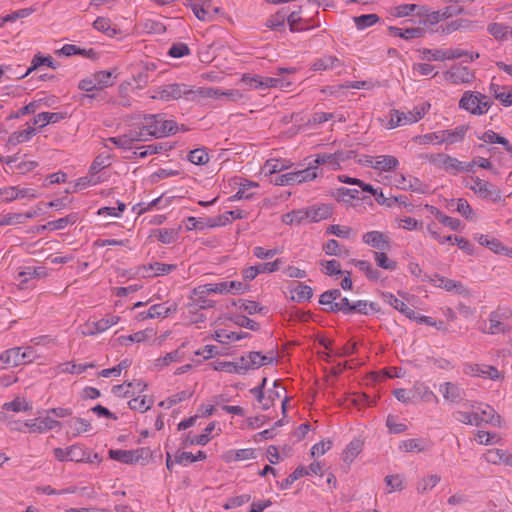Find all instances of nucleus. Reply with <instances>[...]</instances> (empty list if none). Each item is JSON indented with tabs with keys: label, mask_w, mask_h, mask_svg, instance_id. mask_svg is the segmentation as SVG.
Wrapping results in <instances>:
<instances>
[{
	"label": "nucleus",
	"mask_w": 512,
	"mask_h": 512,
	"mask_svg": "<svg viewBox=\"0 0 512 512\" xmlns=\"http://www.w3.org/2000/svg\"><path fill=\"white\" fill-rule=\"evenodd\" d=\"M491 104L492 102L486 95L473 91H465L459 101V107L473 115L485 114L491 107Z\"/></svg>",
	"instance_id": "f257e3e1"
},
{
	"label": "nucleus",
	"mask_w": 512,
	"mask_h": 512,
	"mask_svg": "<svg viewBox=\"0 0 512 512\" xmlns=\"http://www.w3.org/2000/svg\"><path fill=\"white\" fill-rule=\"evenodd\" d=\"M158 115L146 117V126L148 136L160 137L164 134H174L178 130L177 123L173 120H158Z\"/></svg>",
	"instance_id": "f03ea898"
},
{
	"label": "nucleus",
	"mask_w": 512,
	"mask_h": 512,
	"mask_svg": "<svg viewBox=\"0 0 512 512\" xmlns=\"http://www.w3.org/2000/svg\"><path fill=\"white\" fill-rule=\"evenodd\" d=\"M509 318H512V310L498 308L490 314L489 327L485 332L492 335L510 333L512 327L505 323Z\"/></svg>",
	"instance_id": "7ed1b4c3"
},
{
	"label": "nucleus",
	"mask_w": 512,
	"mask_h": 512,
	"mask_svg": "<svg viewBox=\"0 0 512 512\" xmlns=\"http://www.w3.org/2000/svg\"><path fill=\"white\" fill-rule=\"evenodd\" d=\"M194 94V90L190 89L185 84H168L160 87L156 94L152 96L153 99H160L164 101L178 100L182 97L190 99V96Z\"/></svg>",
	"instance_id": "20e7f679"
},
{
	"label": "nucleus",
	"mask_w": 512,
	"mask_h": 512,
	"mask_svg": "<svg viewBox=\"0 0 512 512\" xmlns=\"http://www.w3.org/2000/svg\"><path fill=\"white\" fill-rule=\"evenodd\" d=\"M472 182L473 183L469 185V188L479 194L480 197L490 199L493 202L501 200V190L496 186L487 181H483L480 178H472Z\"/></svg>",
	"instance_id": "39448f33"
},
{
	"label": "nucleus",
	"mask_w": 512,
	"mask_h": 512,
	"mask_svg": "<svg viewBox=\"0 0 512 512\" xmlns=\"http://www.w3.org/2000/svg\"><path fill=\"white\" fill-rule=\"evenodd\" d=\"M444 78L455 85L471 83L475 79L474 73L465 66L452 67L444 73Z\"/></svg>",
	"instance_id": "423d86ee"
},
{
	"label": "nucleus",
	"mask_w": 512,
	"mask_h": 512,
	"mask_svg": "<svg viewBox=\"0 0 512 512\" xmlns=\"http://www.w3.org/2000/svg\"><path fill=\"white\" fill-rule=\"evenodd\" d=\"M443 399L448 403H459L465 398V390L453 382H445L440 385Z\"/></svg>",
	"instance_id": "0eeeda50"
},
{
	"label": "nucleus",
	"mask_w": 512,
	"mask_h": 512,
	"mask_svg": "<svg viewBox=\"0 0 512 512\" xmlns=\"http://www.w3.org/2000/svg\"><path fill=\"white\" fill-rule=\"evenodd\" d=\"M362 240L365 244L379 250L386 251L391 248L388 237L379 231H370L363 235Z\"/></svg>",
	"instance_id": "6e6552de"
},
{
	"label": "nucleus",
	"mask_w": 512,
	"mask_h": 512,
	"mask_svg": "<svg viewBox=\"0 0 512 512\" xmlns=\"http://www.w3.org/2000/svg\"><path fill=\"white\" fill-rule=\"evenodd\" d=\"M307 221L319 222L321 220L328 219L333 214V208L329 204L314 205L305 208Z\"/></svg>",
	"instance_id": "1a4fd4ad"
},
{
	"label": "nucleus",
	"mask_w": 512,
	"mask_h": 512,
	"mask_svg": "<svg viewBox=\"0 0 512 512\" xmlns=\"http://www.w3.org/2000/svg\"><path fill=\"white\" fill-rule=\"evenodd\" d=\"M430 108L429 103H423L420 106H416L413 108V110L405 113L402 112V115H400V119L402 122V125H409L418 122L420 119H422L426 113L428 112Z\"/></svg>",
	"instance_id": "9d476101"
},
{
	"label": "nucleus",
	"mask_w": 512,
	"mask_h": 512,
	"mask_svg": "<svg viewBox=\"0 0 512 512\" xmlns=\"http://www.w3.org/2000/svg\"><path fill=\"white\" fill-rule=\"evenodd\" d=\"M485 459L492 464H504L512 467V454L506 450L498 448L490 449L485 454Z\"/></svg>",
	"instance_id": "9b49d317"
},
{
	"label": "nucleus",
	"mask_w": 512,
	"mask_h": 512,
	"mask_svg": "<svg viewBox=\"0 0 512 512\" xmlns=\"http://www.w3.org/2000/svg\"><path fill=\"white\" fill-rule=\"evenodd\" d=\"M120 320V317L117 315H107L105 318H102L92 324L88 325L89 330L85 332V335H94L96 333H101L117 324Z\"/></svg>",
	"instance_id": "f8f14e48"
},
{
	"label": "nucleus",
	"mask_w": 512,
	"mask_h": 512,
	"mask_svg": "<svg viewBox=\"0 0 512 512\" xmlns=\"http://www.w3.org/2000/svg\"><path fill=\"white\" fill-rule=\"evenodd\" d=\"M60 425H61V423L58 420H54L50 417H45V418L39 420V422H37V420H35V421L24 423V426L28 427L30 432H38V433H42L47 430H52Z\"/></svg>",
	"instance_id": "ddd939ff"
},
{
	"label": "nucleus",
	"mask_w": 512,
	"mask_h": 512,
	"mask_svg": "<svg viewBox=\"0 0 512 512\" xmlns=\"http://www.w3.org/2000/svg\"><path fill=\"white\" fill-rule=\"evenodd\" d=\"M468 129V125H460L453 130H442L443 143L452 145L463 141Z\"/></svg>",
	"instance_id": "4468645a"
},
{
	"label": "nucleus",
	"mask_w": 512,
	"mask_h": 512,
	"mask_svg": "<svg viewBox=\"0 0 512 512\" xmlns=\"http://www.w3.org/2000/svg\"><path fill=\"white\" fill-rule=\"evenodd\" d=\"M284 390L285 388L280 385L279 381H274L273 389H268L264 395L261 408L263 410H268L270 407H272L275 401L282 397Z\"/></svg>",
	"instance_id": "2eb2a0df"
},
{
	"label": "nucleus",
	"mask_w": 512,
	"mask_h": 512,
	"mask_svg": "<svg viewBox=\"0 0 512 512\" xmlns=\"http://www.w3.org/2000/svg\"><path fill=\"white\" fill-rule=\"evenodd\" d=\"M255 457H256L255 449H253V448L230 450V451H227L223 455V459L228 463L236 462V461L250 460V459H254Z\"/></svg>",
	"instance_id": "dca6fc26"
},
{
	"label": "nucleus",
	"mask_w": 512,
	"mask_h": 512,
	"mask_svg": "<svg viewBox=\"0 0 512 512\" xmlns=\"http://www.w3.org/2000/svg\"><path fill=\"white\" fill-rule=\"evenodd\" d=\"M21 350L20 347H14L0 353V361L10 367L22 365Z\"/></svg>",
	"instance_id": "f3484780"
},
{
	"label": "nucleus",
	"mask_w": 512,
	"mask_h": 512,
	"mask_svg": "<svg viewBox=\"0 0 512 512\" xmlns=\"http://www.w3.org/2000/svg\"><path fill=\"white\" fill-rule=\"evenodd\" d=\"M350 158L349 155H344L343 152L337 151L335 153H321L317 154L314 159L313 166H316L318 168L319 165L325 164V163H333V164H339L340 161H344L346 159Z\"/></svg>",
	"instance_id": "a211bd4d"
},
{
	"label": "nucleus",
	"mask_w": 512,
	"mask_h": 512,
	"mask_svg": "<svg viewBox=\"0 0 512 512\" xmlns=\"http://www.w3.org/2000/svg\"><path fill=\"white\" fill-rule=\"evenodd\" d=\"M157 238L163 244H170L177 240L178 232L175 229H154L148 239Z\"/></svg>",
	"instance_id": "6ab92c4d"
},
{
	"label": "nucleus",
	"mask_w": 512,
	"mask_h": 512,
	"mask_svg": "<svg viewBox=\"0 0 512 512\" xmlns=\"http://www.w3.org/2000/svg\"><path fill=\"white\" fill-rule=\"evenodd\" d=\"M470 370L475 376L490 378L492 380L500 378V373L497 368L491 365L473 364L470 366Z\"/></svg>",
	"instance_id": "aec40b11"
},
{
	"label": "nucleus",
	"mask_w": 512,
	"mask_h": 512,
	"mask_svg": "<svg viewBox=\"0 0 512 512\" xmlns=\"http://www.w3.org/2000/svg\"><path fill=\"white\" fill-rule=\"evenodd\" d=\"M487 30L496 40L499 41L508 40L509 36L512 37V27L500 23L489 24Z\"/></svg>",
	"instance_id": "412c9836"
},
{
	"label": "nucleus",
	"mask_w": 512,
	"mask_h": 512,
	"mask_svg": "<svg viewBox=\"0 0 512 512\" xmlns=\"http://www.w3.org/2000/svg\"><path fill=\"white\" fill-rule=\"evenodd\" d=\"M62 119H64V115L61 113L42 112L33 118V124L39 125L40 128H43L50 123H57Z\"/></svg>",
	"instance_id": "4be33fe9"
},
{
	"label": "nucleus",
	"mask_w": 512,
	"mask_h": 512,
	"mask_svg": "<svg viewBox=\"0 0 512 512\" xmlns=\"http://www.w3.org/2000/svg\"><path fill=\"white\" fill-rule=\"evenodd\" d=\"M399 162L396 157L391 155H382L376 158L373 168L379 171H391L398 166Z\"/></svg>",
	"instance_id": "5701e85b"
},
{
	"label": "nucleus",
	"mask_w": 512,
	"mask_h": 512,
	"mask_svg": "<svg viewBox=\"0 0 512 512\" xmlns=\"http://www.w3.org/2000/svg\"><path fill=\"white\" fill-rule=\"evenodd\" d=\"M307 221L306 209L292 210L282 215V222L286 225H300Z\"/></svg>",
	"instance_id": "b1692460"
},
{
	"label": "nucleus",
	"mask_w": 512,
	"mask_h": 512,
	"mask_svg": "<svg viewBox=\"0 0 512 512\" xmlns=\"http://www.w3.org/2000/svg\"><path fill=\"white\" fill-rule=\"evenodd\" d=\"M36 134V129L33 127H28L21 131H16L12 133L8 138V145L16 146L20 143L26 142L31 139L32 136Z\"/></svg>",
	"instance_id": "393cba45"
},
{
	"label": "nucleus",
	"mask_w": 512,
	"mask_h": 512,
	"mask_svg": "<svg viewBox=\"0 0 512 512\" xmlns=\"http://www.w3.org/2000/svg\"><path fill=\"white\" fill-rule=\"evenodd\" d=\"M378 311H380V308L375 302H368L366 300H357L352 302V313L369 315L371 312Z\"/></svg>",
	"instance_id": "a878e982"
},
{
	"label": "nucleus",
	"mask_w": 512,
	"mask_h": 512,
	"mask_svg": "<svg viewBox=\"0 0 512 512\" xmlns=\"http://www.w3.org/2000/svg\"><path fill=\"white\" fill-rule=\"evenodd\" d=\"M176 311H177L176 304H172L168 307H166L163 304H155V305H152L148 309V316H152V318H159V317L165 318Z\"/></svg>",
	"instance_id": "bb28decb"
},
{
	"label": "nucleus",
	"mask_w": 512,
	"mask_h": 512,
	"mask_svg": "<svg viewBox=\"0 0 512 512\" xmlns=\"http://www.w3.org/2000/svg\"><path fill=\"white\" fill-rule=\"evenodd\" d=\"M415 395L421 398L425 402L435 401L438 402L437 396L430 390V388L421 382H416L413 387Z\"/></svg>",
	"instance_id": "cd10ccee"
},
{
	"label": "nucleus",
	"mask_w": 512,
	"mask_h": 512,
	"mask_svg": "<svg viewBox=\"0 0 512 512\" xmlns=\"http://www.w3.org/2000/svg\"><path fill=\"white\" fill-rule=\"evenodd\" d=\"M66 454H68V461L84 462L89 458V454L86 452L83 446L79 444L68 447Z\"/></svg>",
	"instance_id": "c85d7f7f"
},
{
	"label": "nucleus",
	"mask_w": 512,
	"mask_h": 512,
	"mask_svg": "<svg viewBox=\"0 0 512 512\" xmlns=\"http://www.w3.org/2000/svg\"><path fill=\"white\" fill-rule=\"evenodd\" d=\"M442 168L446 171H470L472 164L463 165V163L456 158L446 154Z\"/></svg>",
	"instance_id": "c756f323"
},
{
	"label": "nucleus",
	"mask_w": 512,
	"mask_h": 512,
	"mask_svg": "<svg viewBox=\"0 0 512 512\" xmlns=\"http://www.w3.org/2000/svg\"><path fill=\"white\" fill-rule=\"evenodd\" d=\"M363 442L359 439L351 441L343 452V461L352 462L354 458L362 451Z\"/></svg>",
	"instance_id": "7c9ffc66"
},
{
	"label": "nucleus",
	"mask_w": 512,
	"mask_h": 512,
	"mask_svg": "<svg viewBox=\"0 0 512 512\" xmlns=\"http://www.w3.org/2000/svg\"><path fill=\"white\" fill-rule=\"evenodd\" d=\"M293 292H295L296 295L292 296V300L299 303L303 301H309L313 296V289L310 286L300 282L297 283V286Z\"/></svg>",
	"instance_id": "2f4dec72"
},
{
	"label": "nucleus",
	"mask_w": 512,
	"mask_h": 512,
	"mask_svg": "<svg viewBox=\"0 0 512 512\" xmlns=\"http://www.w3.org/2000/svg\"><path fill=\"white\" fill-rule=\"evenodd\" d=\"M187 6H189L194 15L201 21L210 20L211 17L207 18L208 11L207 8L210 7V2L208 0L203 2V5L196 3L195 0H188Z\"/></svg>",
	"instance_id": "473e14b6"
},
{
	"label": "nucleus",
	"mask_w": 512,
	"mask_h": 512,
	"mask_svg": "<svg viewBox=\"0 0 512 512\" xmlns=\"http://www.w3.org/2000/svg\"><path fill=\"white\" fill-rule=\"evenodd\" d=\"M352 262L366 274L368 279L372 281H377L380 278V272L377 269L373 268L370 262L366 260L355 259Z\"/></svg>",
	"instance_id": "72a5a7b5"
},
{
	"label": "nucleus",
	"mask_w": 512,
	"mask_h": 512,
	"mask_svg": "<svg viewBox=\"0 0 512 512\" xmlns=\"http://www.w3.org/2000/svg\"><path fill=\"white\" fill-rule=\"evenodd\" d=\"M286 21V13L281 10L277 13L271 15L269 19L266 21V27L272 30H284Z\"/></svg>",
	"instance_id": "f704fd0d"
},
{
	"label": "nucleus",
	"mask_w": 512,
	"mask_h": 512,
	"mask_svg": "<svg viewBox=\"0 0 512 512\" xmlns=\"http://www.w3.org/2000/svg\"><path fill=\"white\" fill-rule=\"evenodd\" d=\"M93 77L97 83L99 89H103L105 87H110L114 85V79L112 71H98L94 73Z\"/></svg>",
	"instance_id": "c9c22d12"
},
{
	"label": "nucleus",
	"mask_w": 512,
	"mask_h": 512,
	"mask_svg": "<svg viewBox=\"0 0 512 512\" xmlns=\"http://www.w3.org/2000/svg\"><path fill=\"white\" fill-rule=\"evenodd\" d=\"M151 333H152V330L138 331V332L128 335V336H120L118 338V342L121 345H128L133 342L140 343V342L146 340L148 337H150Z\"/></svg>",
	"instance_id": "e433bc0d"
},
{
	"label": "nucleus",
	"mask_w": 512,
	"mask_h": 512,
	"mask_svg": "<svg viewBox=\"0 0 512 512\" xmlns=\"http://www.w3.org/2000/svg\"><path fill=\"white\" fill-rule=\"evenodd\" d=\"M182 358V355L180 353L179 349H176L170 353H167L164 357H160L155 360L154 366L156 369H162L172 362H178Z\"/></svg>",
	"instance_id": "4c0bfd02"
},
{
	"label": "nucleus",
	"mask_w": 512,
	"mask_h": 512,
	"mask_svg": "<svg viewBox=\"0 0 512 512\" xmlns=\"http://www.w3.org/2000/svg\"><path fill=\"white\" fill-rule=\"evenodd\" d=\"M426 448V443L422 439H407L400 445V449L405 452H423Z\"/></svg>",
	"instance_id": "58836bf2"
},
{
	"label": "nucleus",
	"mask_w": 512,
	"mask_h": 512,
	"mask_svg": "<svg viewBox=\"0 0 512 512\" xmlns=\"http://www.w3.org/2000/svg\"><path fill=\"white\" fill-rule=\"evenodd\" d=\"M69 426L72 430L73 436H78L81 433L87 432L91 428V424L84 418H73L69 421Z\"/></svg>",
	"instance_id": "ea45409f"
},
{
	"label": "nucleus",
	"mask_w": 512,
	"mask_h": 512,
	"mask_svg": "<svg viewBox=\"0 0 512 512\" xmlns=\"http://www.w3.org/2000/svg\"><path fill=\"white\" fill-rule=\"evenodd\" d=\"M153 401L151 399H148L146 395L142 397H136L132 398L129 402V408L132 410H137L139 412H146L150 409Z\"/></svg>",
	"instance_id": "a19ab883"
},
{
	"label": "nucleus",
	"mask_w": 512,
	"mask_h": 512,
	"mask_svg": "<svg viewBox=\"0 0 512 512\" xmlns=\"http://www.w3.org/2000/svg\"><path fill=\"white\" fill-rule=\"evenodd\" d=\"M324 310L330 313L342 312L344 314H352V303L347 297H343L340 298L339 302L332 304L331 307H326Z\"/></svg>",
	"instance_id": "79ce46f5"
},
{
	"label": "nucleus",
	"mask_w": 512,
	"mask_h": 512,
	"mask_svg": "<svg viewBox=\"0 0 512 512\" xmlns=\"http://www.w3.org/2000/svg\"><path fill=\"white\" fill-rule=\"evenodd\" d=\"M191 396H192V393L187 392V391H181V392H178V393L168 397L167 399L161 401L159 403V406L169 409L172 406H174L186 399H189Z\"/></svg>",
	"instance_id": "37998d69"
},
{
	"label": "nucleus",
	"mask_w": 512,
	"mask_h": 512,
	"mask_svg": "<svg viewBox=\"0 0 512 512\" xmlns=\"http://www.w3.org/2000/svg\"><path fill=\"white\" fill-rule=\"evenodd\" d=\"M374 259L380 268L393 271L397 268V263L388 258L384 251L374 252Z\"/></svg>",
	"instance_id": "c03bdc74"
},
{
	"label": "nucleus",
	"mask_w": 512,
	"mask_h": 512,
	"mask_svg": "<svg viewBox=\"0 0 512 512\" xmlns=\"http://www.w3.org/2000/svg\"><path fill=\"white\" fill-rule=\"evenodd\" d=\"M252 187H258L257 183L246 181L245 183H242L238 189V191L229 198V200H240V199H250L253 197V193H250L249 190Z\"/></svg>",
	"instance_id": "a18cd8bd"
},
{
	"label": "nucleus",
	"mask_w": 512,
	"mask_h": 512,
	"mask_svg": "<svg viewBox=\"0 0 512 512\" xmlns=\"http://www.w3.org/2000/svg\"><path fill=\"white\" fill-rule=\"evenodd\" d=\"M109 457L124 464H134L132 450H109Z\"/></svg>",
	"instance_id": "49530a36"
},
{
	"label": "nucleus",
	"mask_w": 512,
	"mask_h": 512,
	"mask_svg": "<svg viewBox=\"0 0 512 512\" xmlns=\"http://www.w3.org/2000/svg\"><path fill=\"white\" fill-rule=\"evenodd\" d=\"M308 469L304 466H298L283 482L280 484L281 489H287L299 478L308 475Z\"/></svg>",
	"instance_id": "de8ad7c7"
},
{
	"label": "nucleus",
	"mask_w": 512,
	"mask_h": 512,
	"mask_svg": "<svg viewBox=\"0 0 512 512\" xmlns=\"http://www.w3.org/2000/svg\"><path fill=\"white\" fill-rule=\"evenodd\" d=\"M335 198L339 202L349 203L352 199H359V190L342 187L337 189Z\"/></svg>",
	"instance_id": "09e8293b"
},
{
	"label": "nucleus",
	"mask_w": 512,
	"mask_h": 512,
	"mask_svg": "<svg viewBox=\"0 0 512 512\" xmlns=\"http://www.w3.org/2000/svg\"><path fill=\"white\" fill-rule=\"evenodd\" d=\"M379 21L377 14H365L358 17H354L355 25L358 29H365L376 24Z\"/></svg>",
	"instance_id": "8fccbe9b"
},
{
	"label": "nucleus",
	"mask_w": 512,
	"mask_h": 512,
	"mask_svg": "<svg viewBox=\"0 0 512 512\" xmlns=\"http://www.w3.org/2000/svg\"><path fill=\"white\" fill-rule=\"evenodd\" d=\"M290 82H285L283 79L278 77H263V81H260L259 84H255L254 88H270V87H288L290 86Z\"/></svg>",
	"instance_id": "3c124183"
},
{
	"label": "nucleus",
	"mask_w": 512,
	"mask_h": 512,
	"mask_svg": "<svg viewBox=\"0 0 512 512\" xmlns=\"http://www.w3.org/2000/svg\"><path fill=\"white\" fill-rule=\"evenodd\" d=\"M93 363L90 364H75L73 362H66L61 364V371L64 373L80 374L86 371L88 368H94Z\"/></svg>",
	"instance_id": "603ef678"
},
{
	"label": "nucleus",
	"mask_w": 512,
	"mask_h": 512,
	"mask_svg": "<svg viewBox=\"0 0 512 512\" xmlns=\"http://www.w3.org/2000/svg\"><path fill=\"white\" fill-rule=\"evenodd\" d=\"M188 160L196 165H204L209 161V155L203 148H197L190 151Z\"/></svg>",
	"instance_id": "864d4df0"
},
{
	"label": "nucleus",
	"mask_w": 512,
	"mask_h": 512,
	"mask_svg": "<svg viewBox=\"0 0 512 512\" xmlns=\"http://www.w3.org/2000/svg\"><path fill=\"white\" fill-rule=\"evenodd\" d=\"M416 142L422 145H427L430 143L442 144L443 143V135L442 131L428 133L425 135H420L414 138Z\"/></svg>",
	"instance_id": "5fc2aeb1"
},
{
	"label": "nucleus",
	"mask_w": 512,
	"mask_h": 512,
	"mask_svg": "<svg viewBox=\"0 0 512 512\" xmlns=\"http://www.w3.org/2000/svg\"><path fill=\"white\" fill-rule=\"evenodd\" d=\"M486 247H488L491 251L512 257V248L505 246L501 241L496 238H491L490 242L486 243Z\"/></svg>",
	"instance_id": "6e6d98bb"
},
{
	"label": "nucleus",
	"mask_w": 512,
	"mask_h": 512,
	"mask_svg": "<svg viewBox=\"0 0 512 512\" xmlns=\"http://www.w3.org/2000/svg\"><path fill=\"white\" fill-rule=\"evenodd\" d=\"M317 167L309 163V166L303 170L295 171L299 184L307 181H312L317 177Z\"/></svg>",
	"instance_id": "4d7b16f0"
},
{
	"label": "nucleus",
	"mask_w": 512,
	"mask_h": 512,
	"mask_svg": "<svg viewBox=\"0 0 512 512\" xmlns=\"http://www.w3.org/2000/svg\"><path fill=\"white\" fill-rule=\"evenodd\" d=\"M341 298V292L339 289L327 290L320 295L319 303L321 305H326L327 307H331L332 304H335L337 299Z\"/></svg>",
	"instance_id": "13d9d810"
},
{
	"label": "nucleus",
	"mask_w": 512,
	"mask_h": 512,
	"mask_svg": "<svg viewBox=\"0 0 512 512\" xmlns=\"http://www.w3.org/2000/svg\"><path fill=\"white\" fill-rule=\"evenodd\" d=\"M133 81L138 89L146 87L150 81L149 66L143 65L142 69L133 76Z\"/></svg>",
	"instance_id": "bf43d9fd"
},
{
	"label": "nucleus",
	"mask_w": 512,
	"mask_h": 512,
	"mask_svg": "<svg viewBox=\"0 0 512 512\" xmlns=\"http://www.w3.org/2000/svg\"><path fill=\"white\" fill-rule=\"evenodd\" d=\"M339 60L334 56H325L315 61L312 68L315 71L327 70L333 68Z\"/></svg>",
	"instance_id": "052dcab7"
},
{
	"label": "nucleus",
	"mask_w": 512,
	"mask_h": 512,
	"mask_svg": "<svg viewBox=\"0 0 512 512\" xmlns=\"http://www.w3.org/2000/svg\"><path fill=\"white\" fill-rule=\"evenodd\" d=\"M439 482H440V476H438L436 474L430 475L427 478H424L419 482V484L417 486V490L420 493H425L428 490H431L432 488H434Z\"/></svg>",
	"instance_id": "680f3d73"
},
{
	"label": "nucleus",
	"mask_w": 512,
	"mask_h": 512,
	"mask_svg": "<svg viewBox=\"0 0 512 512\" xmlns=\"http://www.w3.org/2000/svg\"><path fill=\"white\" fill-rule=\"evenodd\" d=\"M327 234H333L340 238H350L353 235V230L347 226H341L338 224L330 225L326 231Z\"/></svg>",
	"instance_id": "e2e57ef3"
},
{
	"label": "nucleus",
	"mask_w": 512,
	"mask_h": 512,
	"mask_svg": "<svg viewBox=\"0 0 512 512\" xmlns=\"http://www.w3.org/2000/svg\"><path fill=\"white\" fill-rule=\"evenodd\" d=\"M435 277L437 278V281H438L437 286L444 288L447 291H452V290L459 291L463 288L462 283L459 281H454L452 279H448V278H445V277L439 276V275H435Z\"/></svg>",
	"instance_id": "0e129e2a"
},
{
	"label": "nucleus",
	"mask_w": 512,
	"mask_h": 512,
	"mask_svg": "<svg viewBox=\"0 0 512 512\" xmlns=\"http://www.w3.org/2000/svg\"><path fill=\"white\" fill-rule=\"evenodd\" d=\"M323 251L327 254V255H335V256H341L343 253L345 255L348 254V250L347 249H344V251L341 250L340 248V244L337 240L335 239H330L324 246H323Z\"/></svg>",
	"instance_id": "69168bd1"
},
{
	"label": "nucleus",
	"mask_w": 512,
	"mask_h": 512,
	"mask_svg": "<svg viewBox=\"0 0 512 512\" xmlns=\"http://www.w3.org/2000/svg\"><path fill=\"white\" fill-rule=\"evenodd\" d=\"M481 419L484 422L491 423L493 425H500L501 417L495 412L492 407L487 406L480 413Z\"/></svg>",
	"instance_id": "338daca9"
},
{
	"label": "nucleus",
	"mask_w": 512,
	"mask_h": 512,
	"mask_svg": "<svg viewBox=\"0 0 512 512\" xmlns=\"http://www.w3.org/2000/svg\"><path fill=\"white\" fill-rule=\"evenodd\" d=\"M133 452V461L136 463H147L152 458V451L150 448L142 447L136 450H132Z\"/></svg>",
	"instance_id": "774afa93"
}]
</instances>
